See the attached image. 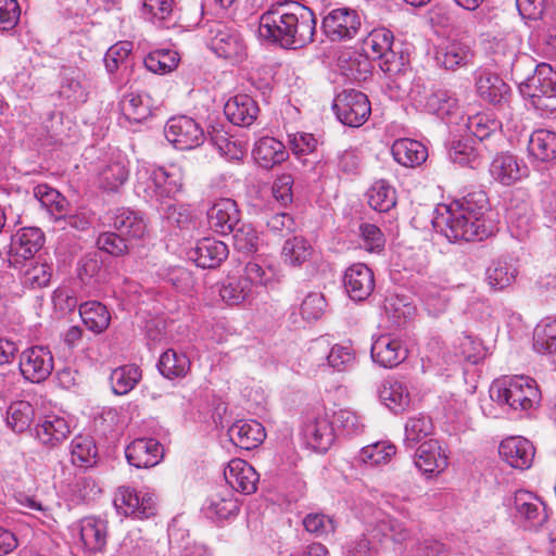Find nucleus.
I'll return each mask as SVG.
<instances>
[{
    "label": "nucleus",
    "instance_id": "f257e3e1",
    "mask_svg": "<svg viewBox=\"0 0 556 556\" xmlns=\"http://www.w3.org/2000/svg\"><path fill=\"white\" fill-rule=\"evenodd\" d=\"M488 211L486 193L482 190L472 191L450 205H438L432 226L451 242L481 241L493 233V225L485 218Z\"/></svg>",
    "mask_w": 556,
    "mask_h": 556
},
{
    "label": "nucleus",
    "instance_id": "f03ea898",
    "mask_svg": "<svg viewBox=\"0 0 556 556\" xmlns=\"http://www.w3.org/2000/svg\"><path fill=\"white\" fill-rule=\"evenodd\" d=\"M315 34L314 12L295 1L273 3L260 16V37L282 48H303L314 40Z\"/></svg>",
    "mask_w": 556,
    "mask_h": 556
},
{
    "label": "nucleus",
    "instance_id": "7ed1b4c3",
    "mask_svg": "<svg viewBox=\"0 0 556 556\" xmlns=\"http://www.w3.org/2000/svg\"><path fill=\"white\" fill-rule=\"evenodd\" d=\"M184 170L176 164L142 165L136 173V192L147 201L163 203L175 199L184 188Z\"/></svg>",
    "mask_w": 556,
    "mask_h": 556
},
{
    "label": "nucleus",
    "instance_id": "20e7f679",
    "mask_svg": "<svg viewBox=\"0 0 556 556\" xmlns=\"http://www.w3.org/2000/svg\"><path fill=\"white\" fill-rule=\"evenodd\" d=\"M490 395L500 405L514 410H530L541 401V392L534 379L528 376L503 377L490 388Z\"/></svg>",
    "mask_w": 556,
    "mask_h": 556
},
{
    "label": "nucleus",
    "instance_id": "39448f33",
    "mask_svg": "<svg viewBox=\"0 0 556 556\" xmlns=\"http://www.w3.org/2000/svg\"><path fill=\"white\" fill-rule=\"evenodd\" d=\"M205 40L210 50L232 65L242 63L247 56V45L241 34L223 22L206 24Z\"/></svg>",
    "mask_w": 556,
    "mask_h": 556
},
{
    "label": "nucleus",
    "instance_id": "423d86ee",
    "mask_svg": "<svg viewBox=\"0 0 556 556\" xmlns=\"http://www.w3.org/2000/svg\"><path fill=\"white\" fill-rule=\"evenodd\" d=\"M527 87L538 110L556 111V68L547 63L538 64L528 78Z\"/></svg>",
    "mask_w": 556,
    "mask_h": 556
},
{
    "label": "nucleus",
    "instance_id": "0eeeda50",
    "mask_svg": "<svg viewBox=\"0 0 556 556\" xmlns=\"http://www.w3.org/2000/svg\"><path fill=\"white\" fill-rule=\"evenodd\" d=\"M337 118L350 127L362 126L369 117L371 108L365 93L346 89L339 93L332 104Z\"/></svg>",
    "mask_w": 556,
    "mask_h": 556
},
{
    "label": "nucleus",
    "instance_id": "6e6552de",
    "mask_svg": "<svg viewBox=\"0 0 556 556\" xmlns=\"http://www.w3.org/2000/svg\"><path fill=\"white\" fill-rule=\"evenodd\" d=\"M114 506L118 514L138 519H147L156 514L154 493L137 491L130 486H121L114 496Z\"/></svg>",
    "mask_w": 556,
    "mask_h": 556
},
{
    "label": "nucleus",
    "instance_id": "1a4fd4ad",
    "mask_svg": "<svg viewBox=\"0 0 556 556\" xmlns=\"http://www.w3.org/2000/svg\"><path fill=\"white\" fill-rule=\"evenodd\" d=\"M515 519L527 530L536 531L548 519L545 505L531 492L519 490L508 501Z\"/></svg>",
    "mask_w": 556,
    "mask_h": 556
},
{
    "label": "nucleus",
    "instance_id": "9d476101",
    "mask_svg": "<svg viewBox=\"0 0 556 556\" xmlns=\"http://www.w3.org/2000/svg\"><path fill=\"white\" fill-rule=\"evenodd\" d=\"M165 138L176 149L186 151L200 147L205 139L201 125L192 117H170L164 128Z\"/></svg>",
    "mask_w": 556,
    "mask_h": 556
},
{
    "label": "nucleus",
    "instance_id": "9b49d317",
    "mask_svg": "<svg viewBox=\"0 0 556 556\" xmlns=\"http://www.w3.org/2000/svg\"><path fill=\"white\" fill-rule=\"evenodd\" d=\"M361 26V16L350 8L332 9L321 22L324 33L331 41L353 39L358 34Z\"/></svg>",
    "mask_w": 556,
    "mask_h": 556
},
{
    "label": "nucleus",
    "instance_id": "f8f14e48",
    "mask_svg": "<svg viewBox=\"0 0 556 556\" xmlns=\"http://www.w3.org/2000/svg\"><path fill=\"white\" fill-rule=\"evenodd\" d=\"M43 242L45 235L39 228H21L11 237L8 251L10 266L17 268L23 262L33 260L34 255L42 248Z\"/></svg>",
    "mask_w": 556,
    "mask_h": 556
},
{
    "label": "nucleus",
    "instance_id": "ddd939ff",
    "mask_svg": "<svg viewBox=\"0 0 556 556\" xmlns=\"http://www.w3.org/2000/svg\"><path fill=\"white\" fill-rule=\"evenodd\" d=\"M18 367L21 375L26 380L39 383L51 375L53 356L48 348L33 346L21 354Z\"/></svg>",
    "mask_w": 556,
    "mask_h": 556
},
{
    "label": "nucleus",
    "instance_id": "4468645a",
    "mask_svg": "<svg viewBox=\"0 0 556 556\" xmlns=\"http://www.w3.org/2000/svg\"><path fill=\"white\" fill-rule=\"evenodd\" d=\"M302 433L306 444L320 453L327 452L336 440L333 422L325 412L308 417Z\"/></svg>",
    "mask_w": 556,
    "mask_h": 556
},
{
    "label": "nucleus",
    "instance_id": "2eb2a0df",
    "mask_svg": "<svg viewBox=\"0 0 556 556\" xmlns=\"http://www.w3.org/2000/svg\"><path fill=\"white\" fill-rule=\"evenodd\" d=\"M490 174L495 181L511 186L529 176V167L511 153H500L490 164Z\"/></svg>",
    "mask_w": 556,
    "mask_h": 556
},
{
    "label": "nucleus",
    "instance_id": "dca6fc26",
    "mask_svg": "<svg viewBox=\"0 0 556 556\" xmlns=\"http://www.w3.org/2000/svg\"><path fill=\"white\" fill-rule=\"evenodd\" d=\"M343 285L346 293L353 301H364L374 291V273L365 264H353L344 273Z\"/></svg>",
    "mask_w": 556,
    "mask_h": 556
},
{
    "label": "nucleus",
    "instance_id": "f3484780",
    "mask_svg": "<svg viewBox=\"0 0 556 556\" xmlns=\"http://www.w3.org/2000/svg\"><path fill=\"white\" fill-rule=\"evenodd\" d=\"M129 465L136 468H149L157 465L163 457V446L153 438L134 440L125 450Z\"/></svg>",
    "mask_w": 556,
    "mask_h": 556
},
{
    "label": "nucleus",
    "instance_id": "a211bd4d",
    "mask_svg": "<svg viewBox=\"0 0 556 556\" xmlns=\"http://www.w3.org/2000/svg\"><path fill=\"white\" fill-rule=\"evenodd\" d=\"M498 453L513 468L523 470L532 465L535 448L526 438L510 437L501 442Z\"/></svg>",
    "mask_w": 556,
    "mask_h": 556
},
{
    "label": "nucleus",
    "instance_id": "6ab92c4d",
    "mask_svg": "<svg viewBox=\"0 0 556 556\" xmlns=\"http://www.w3.org/2000/svg\"><path fill=\"white\" fill-rule=\"evenodd\" d=\"M407 357V349L402 341L390 334H382L371 344L372 361L383 368H393Z\"/></svg>",
    "mask_w": 556,
    "mask_h": 556
},
{
    "label": "nucleus",
    "instance_id": "aec40b11",
    "mask_svg": "<svg viewBox=\"0 0 556 556\" xmlns=\"http://www.w3.org/2000/svg\"><path fill=\"white\" fill-rule=\"evenodd\" d=\"M226 482L237 492L253 494L257 490L260 475L245 460L231 459L224 471Z\"/></svg>",
    "mask_w": 556,
    "mask_h": 556
},
{
    "label": "nucleus",
    "instance_id": "412c9836",
    "mask_svg": "<svg viewBox=\"0 0 556 556\" xmlns=\"http://www.w3.org/2000/svg\"><path fill=\"white\" fill-rule=\"evenodd\" d=\"M228 247L223 241L215 238H202L189 251L188 256L199 267L216 268L228 257Z\"/></svg>",
    "mask_w": 556,
    "mask_h": 556
},
{
    "label": "nucleus",
    "instance_id": "4be33fe9",
    "mask_svg": "<svg viewBox=\"0 0 556 556\" xmlns=\"http://www.w3.org/2000/svg\"><path fill=\"white\" fill-rule=\"evenodd\" d=\"M119 108L123 116L129 123L139 124L147 121L152 115L156 103L148 92L130 90L122 97Z\"/></svg>",
    "mask_w": 556,
    "mask_h": 556
},
{
    "label": "nucleus",
    "instance_id": "5701e85b",
    "mask_svg": "<svg viewBox=\"0 0 556 556\" xmlns=\"http://www.w3.org/2000/svg\"><path fill=\"white\" fill-rule=\"evenodd\" d=\"M447 455L445 448L437 440H429L421 443L416 453L414 463L424 473H440L447 467Z\"/></svg>",
    "mask_w": 556,
    "mask_h": 556
},
{
    "label": "nucleus",
    "instance_id": "b1692460",
    "mask_svg": "<svg viewBox=\"0 0 556 556\" xmlns=\"http://www.w3.org/2000/svg\"><path fill=\"white\" fill-rule=\"evenodd\" d=\"M212 229L220 235H229L239 224L240 213L237 203L231 199H219L207 211Z\"/></svg>",
    "mask_w": 556,
    "mask_h": 556
},
{
    "label": "nucleus",
    "instance_id": "393cba45",
    "mask_svg": "<svg viewBox=\"0 0 556 556\" xmlns=\"http://www.w3.org/2000/svg\"><path fill=\"white\" fill-rule=\"evenodd\" d=\"M77 277L86 287L96 289L108 281V269L100 251L85 253L77 262Z\"/></svg>",
    "mask_w": 556,
    "mask_h": 556
},
{
    "label": "nucleus",
    "instance_id": "a878e982",
    "mask_svg": "<svg viewBox=\"0 0 556 556\" xmlns=\"http://www.w3.org/2000/svg\"><path fill=\"white\" fill-rule=\"evenodd\" d=\"M478 94L485 101L502 105L510 96L509 86L495 73L479 70L476 77Z\"/></svg>",
    "mask_w": 556,
    "mask_h": 556
},
{
    "label": "nucleus",
    "instance_id": "bb28decb",
    "mask_svg": "<svg viewBox=\"0 0 556 556\" xmlns=\"http://www.w3.org/2000/svg\"><path fill=\"white\" fill-rule=\"evenodd\" d=\"M471 46L463 40H451L441 46L435 53L437 62L446 70L456 71L466 67L473 61Z\"/></svg>",
    "mask_w": 556,
    "mask_h": 556
},
{
    "label": "nucleus",
    "instance_id": "cd10ccee",
    "mask_svg": "<svg viewBox=\"0 0 556 556\" xmlns=\"http://www.w3.org/2000/svg\"><path fill=\"white\" fill-rule=\"evenodd\" d=\"M230 441L242 450H253L266 438L264 427L256 420H238L228 429Z\"/></svg>",
    "mask_w": 556,
    "mask_h": 556
},
{
    "label": "nucleus",
    "instance_id": "c85d7f7f",
    "mask_svg": "<svg viewBox=\"0 0 556 556\" xmlns=\"http://www.w3.org/2000/svg\"><path fill=\"white\" fill-rule=\"evenodd\" d=\"M258 112L260 109L255 100L245 93L236 94L224 106V113L229 122L242 127L251 126Z\"/></svg>",
    "mask_w": 556,
    "mask_h": 556
},
{
    "label": "nucleus",
    "instance_id": "c756f323",
    "mask_svg": "<svg viewBox=\"0 0 556 556\" xmlns=\"http://www.w3.org/2000/svg\"><path fill=\"white\" fill-rule=\"evenodd\" d=\"M111 220L117 233L126 239H140L147 231V224L142 215L126 207L112 212Z\"/></svg>",
    "mask_w": 556,
    "mask_h": 556
},
{
    "label": "nucleus",
    "instance_id": "7c9ffc66",
    "mask_svg": "<svg viewBox=\"0 0 556 556\" xmlns=\"http://www.w3.org/2000/svg\"><path fill=\"white\" fill-rule=\"evenodd\" d=\"M255 162L264 168H273L288 159L285 144L274 137L260 138L252 151Z\"/></svg>",
    "mask_w": 556,
    "mask_h": 556
},
{
    "label": "nucleus",
    "instance_id": "2f4dec72",
    "mask_svg": "<svg viewBox=\"0 0 556 556\" xmlns=\"http://www.w3.org/2000/svg\"><path fill=\"white\" fill-rule=\"evenodd\" d=\"M507 219L513 236L523 240L533 227V212L529 202L513 198L507 207Z\"/></svg>",
    "mask_w": 556,
    "mask_h": 556
},
{
    "label": "nucleus",
    "instance_id": "473e14b6",
    "mask_svg": "<svg viewBox=\"0 0 556 556\" xmlns=\"http://www.w3.org/2000/svg\"><path fill=\"white\" fill-rule=\"evenodd\" d=\"M71 433L68 421L58 415L46 416L36 428L37 439L47 446L53 447L63 442Z\"/></svg>",
    "mask_w": 556,
    "mask_h": 556
},
{
    "label": "nucleus",
    "instance_id": "72a5a7b5",
    "mask_svg": "<svg viewBox=\"0 0 556 556\" xmlns=\"http://www.w3.org/2000/svg\"><path fill=\"white\" fill-rule=\"evenodd\" d=\"M80 540L88 552H103L108 542V525L97 517H86L80 521Z\"/></svg>",
    "mask_w": 556,
    "mask_h": 556
},
{
    "label": "nucleus",
    "instance_id": "f704fd0d",
    "mask_svg": "<svg viewBox=\"0 0 556 556\" xmlns=\"http://www.w3.org/2000/svg\"><path fill=\"white\" fill-rule=\"evenodd\" d=\"M203 511L211 519H228L238 514L239 502L231 490L225 489L206 500Z\"/></svg>",
    "mask_w": 556,
    "mask_h": 556
},
{
    "label": "nucleus",
    "instance_id": "c9c22d12",
    "mask_svg": "<svg viewBox=\"0 0 556 556\" xmlns=\"http://www.w3.org/2000/svg\"><path fill=\"white\" fill-rule=\"evenodd\" d=\"M380 401L393 413L404 412L410 404L407 386L395 379H386L378 390Z\"/></svg>",
    "mask_w": 556,
    "mask_h": 556
},
{
    "label": "nucleus",
    "instance_id": "e433bc0d",
    "mask_svg": "<svg viewBox=\"0 0 556 556\" xmlns=\"http://www.w3.org/2000/svg\"><path fill=\"white\" fill-rule=\"evenodd\" d=\"M391 152L394 160L406 167L418 166L428 157L427 148L421 142L408 138L395 140Z\"/></svg>",
    "mask_w": 556,
    "mask_h": 556
},
{
    "label": "nucleus",
    "instance_id": "4c0bfd02",
    "mask_svg": "<svg viewBox=\"0 0 556 556\" xmlns=\"http://www.w3.org/2000/svg\"><path fill=\"white\" fill-rule=\"evenodd\" d=\"M424 105L429 113L435 114L441 119H448V122H452V118L459 113L457 98L450 90L443 88L432 90L427 96Z\"/></svg>",
    "mask_w": 556,
    "mask_h": 556
},
{
    "label": "nucleus",
    "instance_id": "58836bf2",
    "mask_svg": "<svg viewBox=\"0 0 556 556\" xmlns=\"http://www.w3.org/2000/svg\"><path fill=\"white\" fill-rule=\"evenodd\" d=\"M530 156L540 162H551L556 159V132L547 129L534 130L528 142Z\"/></svg>",
    "mask_w": 556,
    "mask_h": 556
},
{
    "label": "nucleus",
    "instance_id": "ea45409f",
    "mask_svg": "<svg viewBox=\"0 0 556 556\" xmlns=\"http://www.w3.org/2000/svg\"><path fill=\"white\" fill-rule=\"evenodd\" d=\"M517 275V267L511 262L497 258L486 268L485 280L491 289L502 291L515 282Z\"/></svg>",
    "mask_w": 556,
    "mask_h": 556
},
{
    "label": "nucleus",
    "instance_id": "a19ab883",
    "mask_svg": "<svg viewBox=\"0 0 556 556\" xmlns=\"http://www.w3.org/2000/svg\"><path fill=\"white\" fill-rule=\"evenodd\" d=\"M71 462L79 468H90L97 464L98 448L89 435H76L70 445Z\"/></svg>",
    "mask_w": 556,
    "mask_h": 556
},
{
    "label": "nucleus",
    "instance_id": "79ce46f5",
    "mask_svg": "<svg viewBox=\"0 0 556 556\" xmlns=\"http://www.w3.org/2000/svg\"><path fill=\"white\" fill-rule=\"evenodd\" d=\"M313 254V245L301 236H294L286 240L281 251L285 264L292 267H301L312 258Z\"/></svg>",
    "mask_w": 556,
    "mask_h": 556
},
{
    "label": "nucleus",
    "instance_id": "37998d69",
    "mask_svg": "<svg viewBox=\"0 0 556 556\" xmlns=\"http://www.w3.org/2000/svg\"><path fill=\"white\" fill-rule=\"evenodd\" d=\"M79 315L86 327L94 333L108 329L111 314L106 306L98 301H88L79 305Z\"/></svg>",
    "mask_w": 556,
    "mask_h": 556
},
{
    "label": "nucleus",
    "instance_id": "c03bdc74",
    "mask_svg": "<svg viewBox=\"0 0 556 556\" xmlns=\"http://www.w3.org/2000/svg\"><path fill=\"white\" fill-rule=\"evenodd\" d=\"M88 89L89 84L85 74L80 71H73L71 75L64 77L59 93L71 104H81L88 99Z\"/></svg>",
    "mask_w": 556,
    "mask_h": 556
},
{
    "label": "nucleus",
    "instance_id": "a18cd8bd",
    "mask_svg": "<svg viewBox=\"0 0 556 556\" xmlns=\"http://www.w3.org/2000/svg\"><path fill=\"white\" fill-rule=\"evenodd\" d=\"M22 285L30 289H41L50 283L52 268L47 263L28 260L21 264Z\"/></svg>",
    "mask_w": 556,
    "mask_h": 556
},
{
    "label": "nucleus",
    "instance_id": "49530a36",
    "mask_svg": "<svg viewBox=\"0 0 556 556\" xmlns=\"http://www.w3.org/2000/svg\"><path fill=\"white\" fill-rule=\"evenodd\" d=\"M157 367L167 379L184 378L190 370V359L186 354L168 349L161 355Z\"/></svg>",
    "mask_w": 556,
    "mask_h": 556
},
{
    "label": "nucleus",
    "instance_id": "de8ad7c7",
    "mask_svg": "<svg viewBox=\"0 0 556 556\" xmlns=\"http://www.w3.org/2000/svg\"><path fill=\"white\" fill-rule=\"evenodd\" d=\"M339 66L342 74L353 80H365L370 73L368 56L356 51H346L339 56Z\"/></svg>",
    "mask_w": 556,
    "mask_h": 556
},
{
    "label": "nucleus",
    "instance_id": "09e8293b",
    "mask_svg": "<svg viewBox=\"0 0 556 556\" xmlns=\"http://www.w3.org/2000/svg\"><path fill=\"white\" fill-rule=\"evenodd\" d=\"M448 159L460 166L477 167L480 154L470 139H453L447 146Z\"/></svg>",
    "mask_w": 556,
    "mask_h": 556
},
{
    "label": "nucleus",
    "instance_id": "8fccbe9b",
    "mask_svg": "<svg viewBox=\"0 0 556 556\" xmlns=\"http://www.w3.org/2000/svg\"><path fill=\"white\" fill-rule=\"evenodd\" d=\"M368 204L378 212H388L396 204L395 189L383 179L377 180L367 191Z\"/></svg>",
    "mask_w": 556,
    "mask_h": 556
},
{
    "label": "nucleus",
    "instance_id": "3c124183",
    "mask_svg": "<svg viewBox=\"0 0 556 556\" xmlns=\"http://www.w3.org/2000/svg\"><path fill=\"white\" fill-rule=\"evenodd\" d=\"M254 294L251 283L242 277L228 278L219 289L222 300L230 305H239L250 300Z\"/></svg>",
    "mask_w": 556,
    "mask_h": 556
},
{
    "label": "nucleus",
    "instance_id": "603ef678",
    "mask_svg": "<svg viewBox=\"0 0 556 556\" xmlns=\"http://www.w3.org/2000/svg\"><path fill=\"white\" fill-rule=\"evenodd\" d=\"M141 370L135 365H124L112 370L110 383L117 395L129 393L140 381Z\"/></svg>",
    "mask_w": 556,
    "mask_h": 556
},
{
    "label": "nucleus",
    "instance_id": "864d4df0",
    "mask_svg": "<svg viewBox=\"0 0 556 556\" xmlns=\"http://www.w3.org/2000/svg\"><path fill=\"white\" fill-rule=\"evenodd\" d=\"M533 349L541 354L556 353V318L543 319L534 329Z\"/></svg>",
    "mask_w": 556,
    "mask_h": 556
},
{
    "label": "nucleus",
    "instance_id": "5fc2aeb1",
    "mask_svg": "<svg viewBox=\"0 0 556 556\" xmlns=\"http://www.w3.org/2000/svg\"><path fill=\"white\" fill-rule=\"evenodd\" d=\"M180 58L177 51L172 49H156L151 51L143 60L148 71L154 74H167L179 64Z\"/></svg>",
    "mask_w": 556,
    "mask_h": 556
},
{
    "label": "nucleus",
    "instance_id": "6e6d98bb",
    "mask_svg": "<svg viewBox=\"0 0 556 556\" xmlns=\"http://www.w3.org/2000/svg\"><path fill=\"white\" fill-rule=\"evenodd\" d=\"M34 195L38 202L55 218L63 216L66 212V199L54 188L40 184L34 188Z\"/></svg>",
    "mask_w": 556,
    "mask_h": 556
},
{
    "label": "nucleus",
    "instance_id": "4d7b16f0",
    "mask_svg": "<svg viewBox=\"0 0 556 556\" xmlns=\"http://www.w3.org/2000/svg\"><path fill=\"white\" fill-rule=\"evenodd\" d=\"M174 10V0H143L142 16L160 26L169 27Z\"/></svg>",
    "mask_w": 556,
    "mask_h": 556
},
{
    "label": "nucleus",
    "instance_id": "13d9d810",
    "mask_svg": "<svg viewBox=\"0 0 556 556\" xmlns=\"http://www.w3.org/2000/svg\"><path fill=\"white\" fill-rule=\"evenodd\" d=\"M331 421L336 429V435L353 437L364 432L363 419L354 410L342 408L333 413Z\"/></svg>",
    "mask_w": 556,
    "mask_h": 556
},
{
    "label": "nucleus",
    "instance_id": "bf43d9fd",
    "mask_svg": "<svg viewBox=\"0 0 556 556\" xmlns=\"http://www.w3.org/2000/svg\"><path fill=\"white\" fill-rule=\"evenodd\" d=\"M465 125L467 129L480 141L496 134L502 127L501 122L492 113L488 112H481L472 116H468Z\"/></svg>",
    "mask_w": 556,
    "mask_h": 556
},
{
    "label": "nucleus",
    "instance_id": "052dcab7",
    "mask_svg": "<svg viewBox=\"0 0 556 556\" xmlns=\"http://www.w3.org/2000/svg\"><path fill=\"white\" fill-rule=\"evenodd\" d=\"M34 418L35 409L27 401L13 402L7 410L8 426L15 432L27 430Z\"/></svg>",
    "mask_w": 556,
    "mask_h": 556
},
{
    "label": "nucleus",
    "instance_id": "680f3d73",
    "mask_svg": "<svg viewBox=\"0 0 556 556\" xmlns=\"http://www.w3.org/2000/svg\"><path fill=\"white\" fill-rule=\"evenodd\" d=\"M128 174L129 172L124 162H112L100 170L99 187L105 191H117L128 179Z\"/></svg>",
    "mask_w": 556,
    "mask_h": 556
},
{
    "label": "nucleus",
    "instance_id": "e2e57ef3",
    "mask_svg": "<svg viewBox=\"0 0 556 556\" xmlns=\"http://www.w3.org/2000/svg\"><path fill=\"white\" fill-rule=\"evenodd\" d=\"M420 299L428 314L434 317L444 313L448 304L445 289L433 283H425L420 287Z\"/></svg>",
    "mask_w": 556,
    "mask_h": 556
},
{
    "label": "nucleus",
    "instance_id": "0e129e2a",
    "mask_svg": "<svg viewBox=\"0 0 556 556\" xmlns=\"http://www.w3.org/2000/svg\"><path fill=\"white\" fill-rule=\"evenodd\" d=\"M396 447L384 441L376 442L363 447L358 453V460L371 466L387 464L395 455Z\"/></svg>",
    "mask_w": 556,
    "mask_h": 556
},
{
    "label": "nucleus",
    "instance_id": "69168bd1",
    "mask_svg": "<svg viewBox=\"0 0 556 556\" xmlns=\"http://www.w3.org/2000/svg\"><path fill=\"white\" fill-rule=\"evenodd\" d=\"M433 432L432 419L424 414L408 418L405 424L404 443L407 447H414L416 443Z\"/></svg>",
    "mask_w": 556,
    "mask_h": 556
},
{
    "label": "nucleus",
    "instance_id": "338daca9",
    "mask_svg": "<svg viewBox=\"0 0 556 556\" xmlns=\"http://www.w3.org/2000/svg\"><path fill=\"white\" fill-rule=\"evenodd\" d=\"M394 36L391 30L387 28H377L369 33L364 40V50L371 58L388 52L393 49Z\"/></svg>",
    "mask_w": 556,
    "mask_h": 556
},
{
    "label": "nucleus",
    "instance_id": "774afa93",
    "mask_svg": "<svg viewBox=\"0 0 556 556\" xmlns=\"http://www.w3.org/2000/svg\"><path fill=\"white\" fill-rule=\"evenodd\" d=\"M114 556H152L148 551V541L138 533L127 534L118 544Z\"/></svg>",
    "mask_w": 556,
    "mask_h": 556
}]
</instances>
